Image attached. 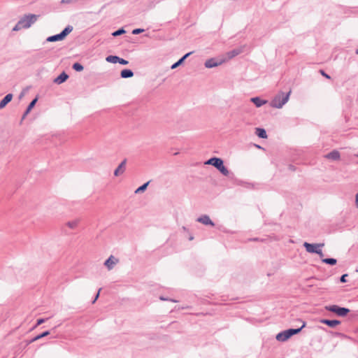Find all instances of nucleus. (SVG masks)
Returning a JSON list of instances; mask_svg holds the SVG:
<instances>
[{"instance_id":"nucleus-7","label":"nucleus","mask_w":358,"mask_h":358,"mask_svg":"<svg viewBox=\"0 0 358 358\" xmlns=\"http://www.w3.org/2000/svg\"><path fill=\"white\" fill-rule=\"evenodd\" d=\"M326 310L337 314L339 316H345L350 310L346 308H341L336 305H332L325 307Z\"/></svg>"},{"instance_id":"nucleus-19","label":"nucleus","mask_w":358,"mask_h":358,"mask_svg":"<svg viewBox=\"0 0 358 358\" xmlns=\"http://www.w3.org/2000/svg\"><path fill=\"white\" fill-rule=\"evenodd\" d=\"M255 134L262 138H267V134L265 129L262 128H256Z\"/></svg>"},{"instance_id":"nucleus-4","label":"nucleus","mask_w":358,"mask_h":358,"mask_svg":"<svg viewBox=\"0 0 358 358\" xmlns=\"http://www.w3.org/2000/svg\"><path fill=\"white\" fill-rule=\"evenodd\" d=\"M206 164H209L215 166L224 176H228L229 173L228 169L224 166L222 159H221L220 158H210L206 162Z\"/></svg>"},{"instance_id":"nucleus-14","label":"nucleus","mask_w":358,"mask_h":358,"mask_svg":"<svg viewBox=\"0 0 358 358\" xmlns=\"http://www.w3.org/2000/svg\"><path fill=\"white\" fill-rule=\"evenodd\" d=\"M80 219H74L72 220H70L66 223V225L71 229H74L78 227L79 223H80Z\"/></svg>"},{"instance_id":"nucleus-23","label":"nucleus","mask_w":358,"mask_h":358,"mask_svg":"<svg viewBox=\"0 0 358 358\" xmlns=\"http://www.w3.org/2000/svg\"><path fill=\"white\" fill-rule=\"evenodd\" d=\"M322 262L326 263V264H331V265H334V264H336V259H333V258L323 259Z\"/></svg>"},{"instance_id":"nucleus-20","label":"nucleus","mask_w":358,"mask_h":358,"mask_svg":"<svg viewBox=\"0 0 358 358\" xmlns=\"http://www.w3.org/2000/svg\"><path fill=\"white\" fill-rule=\"evenodd\" d=\"M133 76V72L129 69H124L121 71V76L124 78H131Z\"/></svg>"},{"instance_id":"nucleus-25","label":"nucleus","mask_w":358,"mask_h":358,"mask_svg":"<svg viewBox=\"0 0 358 358\" xmlns=\"http://www.w3.org/2000/svg\"><path fill=\"white\" fill-rule=\"evenodd\" d=\"M38 101V99L37 98H35L34 99H33L30 103L29 104L28 107H27V109H28V111H31V110L34 107V106L36 105V102Z\"/></svg>"},{"instance_id":"nucleus-6","label":"nucleus","mask_w":358,"mask_h":358,"mask_svg":"<svg viewBox=\"0 0 358 358\" xmlns=\"http://www.w3.org/2000/svg\"><path fill=\"white\" fill-rule=\"evenodd\" d=\"M303 246L306 248V250L307 252L310 253H317L320 257H323V253L322 250L320 248L322 246H324V244H311L305 242L303 243Z\"/></svg>"},{"instance_id":"nucleus-24","label":"nucleus","mask_w":358,"mask_h":358,"mask_svg":"<svg viewBox=\"0 0 358 358\" xmlns=\"http://www.w3.org/2000/svg\"><path fill=\"white\" fill-rule=\"evenodd\" d=\"M148 184H149V182H147L146 183H145L143 185H141V187H139L138 189H136V190L135 191V193L137 194V193L142 192L145 191V189L147 188Z\"/></svg>"},{"instance_id":"nucleus-38","label":"nucleus","mask_w":358,"mask_h":358,"mask_svg":"<svg viewBox=\"0 0 358 358\" xmlns=\"http://www.w3.org/2000/svg\"><path fill=\"white\" fill-rule=\"evenodd\" d=\"M355 156L358 157V155H356Z\"/></svg>"},{"instance_id":"nucleus-32","label":"nucleus","mask_w":358,"mask_h":358,"mask_svg":"<svg viewBox=\"0 0 358 358\" xmlns=\"http://www.w3.org/2000/svg\"><path fill=\"white\" fill-rule=\"evenodd\" d=\"M43 322H45V319H44V318H40V319H38V320H37V322H36V326H37V325H39V324H42V323H43Z\"/></svg>"},{"instance_id":"nucleus-27","label":"nucleus","mask_w":358,"mask_h":358,"mask_svg":"<svg viewBox=\"0 0 358 358\" xmlns=\"http://www.w3.org/2000/svg\"><path fill=\"white\" fill-rule=\"evenodd\" d=\"M43 337H45V331H43L39 335H38V336L34 337L33 338H31V341H30V343L34 342V341H37L38 339L42 338Z\"/></svg>"},{"instance_id":"nucleus-11","label":"nucleus","mask_w":358,"mask_h":358,"mask_svg":"<svg viewBox=\"0 0 358 358\" xmlns=\"http://www.w3.org/2000/svg\"><path fill=\"white\" fill-rule=\"evenodd\" d=\"M126 162V159L123 160L121 162V164L118 166V167L115 170L114 175L115 176H119L124 172Z\"/></svg>"},{"instance_id":"nucleus-18","label":"nucleus","mask_w":358,"mask_h":358,"mask_svg":"<svg viewBox=\"0 0 358 358\" xmlns=\"http://www.w3.org/2000/svg\"><path fill=\"white\" fill-rule=\"evenodd\" d=\"M191 54H192V52H188L187 53L186 55H185L181 59H180L177 62H176L175 64H173L171 66V69H174L176 68H177L179 65H180L183 62L184 60L188 57Z\"/></svg>"},{"instance_id":"nucleus-26","label":"nucleus","mask_w":358,"mask_h":358,"mask_svg":"<svg viewBox=\"0 0 358 358\" xmlns=\"http://www.w3.org/2000/svg\"><path fill=\"white\" fill-rule=\"evenodd\" d=\"M73 69L77 71H81L83 70V66L79 63H75L73 65Z\"/></svg>"},{"instance_id":"nucleus-13","label":"nucleus","mask_w":358,"mask_h":358,"mask_svg":"<svg viewBox=\"0 0 358 358\" xmlns=\"http://www.w3.org/2000/svg\"><path fill=\"white\" fill-rule=\"evenodd\" d=\"M198 222L205 224L208 225L210 224L211 226H214V223L212 222V220L210 219V217L208 215H203L198 219Z\"/></svg>"},{"instance_id":"nucleus-30","label":"nucleus","mask_w":358,"mask_h":358,"mask_svg":"<svg viewBox=\"0 0 358 358\" xmlns=\"http://www.w3.org/2000/svg\"><path fill=\"white\" fill-rule=\"evenodd\" d=\"M118 62L123 65H126L128 64V61H127L122 58H120V59L118 60Z\"/></svg>"},{"instance_id":"nucleus-39","label":"nucleus","mask_w":358,"mask_h":358,"mask_svg":"<svg viewBox=\"0 0 358 358\" xmlns=\"http://www.w3.org/2000/svg\"><path fill=\"white\" fill-rule=\"evenodd\" d=\"M357 53H358V51H357Z\"/></svg>"},{"instance_id":"nucleus-37","label":"nucleus","mask_w":358,"mask_h":358,"mask_svg":"<svg viewBox=\"0 0 358 358\" xmlns=\"http://www.w3.org/2000/svg\"><path fill=\"white\" fill-rule=\"evenodd\" d=\"M22 96H24V92H22V93L20 94V97H22Z\"/></svg>"},{"instance_id":"nucleus-35","label":"nucleus","mask_w":358,"mask_h":358,"mask_svg":"<svg viewBox=\"0 0 358 358\" xmlns=\"http://www.w3.org/2000/svg\"><path fill=\"white\" fill-rule=\"evenodd\" d=\"M101 289V288L99 289V292H98L97 294L96 295V297H95L94 300L93 301V303H94L97 300V299L99 298Z\"/></svg>"},{"instance_id":"nucleus-10","label":"nucleus","mask_w":358,"mask_h":358,"mask_svg":"<svg viewBox=\"0 0 358 358\" xmlns=\"http://www.w3.org/2000/svg\"><path fill=\"white\" fill-rule=\"evenodd\" d=\"M118 262L119 259L117 258L113 255H110L108 259L105 261L104 266L108 268V270L110 271Z\"/></svg>"},{"instance_id":"nucleus-16","label":"nucleus","mask_w":358,"mask_h":358,"mask_svg":"<svg viewBox=\"0 0 358 358\" xmlns=\"http://www.w3.org/2000/svg\"><path fill=\"white\" fill-rule=\"evenodd\" d=\"M69 78L68 75L63 72L61 73L57 78H55V82L57 84H61L66 81Z\"/></svg>"},{"instance_id":"nucleus-15","label":"nucleus","mask_w":358,"mask_h":358,"mask_svg":"<svg viewBox=\"0 0 358 358\" xmlns=\"http://www.w3.org/2000/svg\"><path fill=\"white\" fill-rule=\"evenodd\" d=\"M321 323L325 324L331 327H334L338 325L341 322L338 320H322Z\"/></svg>"},{"instance_id":"nucleus-21","label":"nucleus","mask_w":358,"mask_h":358,"mask_svg":"<svg viewBox=\"0 0 358 358\" xmlns=\"http://www.w3.org/2000/svg\"><path fill=\"white\" fill-rule=\"evenodd\" d=\"M251 101L257 106L260 107L264 103H266L265 101L262 100L261 99L258 97L252 98Z\"/></svg>"},{"instance_id":"nucleus-22","label":"nucleus","mask_w":358,"mask_h":358,"mask_svg":"<svg viewBox=\"0 0 358 358\" xmlns=\"http://www.w3.org/2000/svg\"><path fill=\"white\" fill-rule=\"evenodd\" d=\"M120 59V57L117 56H113L110 55L106 57V61L111 63H117L118 62V60Z\"/></svg>"},{"instance_id":"nucleus-8","label":"nucleus","mask_w":358,"mask_h":358,"mask_svg":"<svg viewBox=\"0 0 358 358\" xmlns=\"http://www.w3.org/2000/svg\"><path fill=\"white\" fill-rule=\"evenodd\" d=\"M224 63V59H222V57L220 56L217 59L212 58L210 59H208L205 62V66L206 68H213L219 65H221Z\"/></svg>"},{"instance_id":"nucleus-17","label":"nucleus","mask_w":358,"mask_h":358,"mask_svg":"<svg viewBox=\"0 0 358 358\" xmlns=\"http://www.w3.org/2000/svg\"><path fill=\"white\" fill-rule=\"evenodd\" d=\"M326 157L334 160H338L340 158V153L338 151L334 150L327 154Z\"/></svg>"},{"instance_id":"nucleus-31","label":"nucleus","mask_w":358,"mask_h":358,"mask_svg":"<svg viewBox=\"0 0 358 358\" xmlns=\"http://www.w3.org/2000/svg\"><path fill=\"white\" fill-rule=\"evenodd\" d=\"M348 277V274H343L341 278V282H345L347 281L346 278Z\"/></svg>"},{"instance_id":"nucleus-34","label":"nucleus","mask_w":358,"mask_h":358,"mask_svg":"<svg viewBox=\"0 0 358 358\" xmlns=\"http://www.w3.org/2000/svg\"><path fill=\"white\" fill-rule=\"evenodd\" d=\"M30 111H28V109L27 108V110H25V112L24 113L22 117V120H23L25 117L29 113Z\"/></svg>"},{"instance_id":"nucleus-12","label":"nucleus","mask_w":358,"mask_h":358,"mask_svg":"<svg viewBox=\"0 0 358 358\" xmlns=\"http://www.w3.org/2000/svg\"><path fill=\"white\" fill-rule=\"evenodd\" d=\"M13 99L12 94H6L3 99L0 101V110L3 108Z\"/></svg>"},{"instance_id":"nucleus-9","label":"nucleus","mask_w":358,"mask_h":358,"mask_svg":"<svg viewBox=\"0 0 358 358\" xmlns=\"http://www.w3.org/2000/svg\"><path fill=\"white\" fill-rule=\"evenodd\" d=\"M242 52L241 48L234 49L231 51L227 52L225 55H222V59H224V63L229 61L234 57L237 56Z\"/></svg>"},{"instance_id":"nucleus-3","label":"nucleus","mask_w":358,"mask_h":358,"mask_svg":"<svg viewBox=\"0 0 358 358\" xmlns=\"http://www.w3.org/2000/svg\"><path fill=\"white\" fill-rule=\"evenodd\" d=\"M306 326V322H303L302 326L299 329H289L279 333L276 336V339L279 341H285L289 338L292 336L298 334L301 330Z\"/></svg>"},{"instance_id":"nucleus-36","label":"nucleus","mask_w":358,"mask_h":358,"mask_svg":"<svg viewBox=\"0 0 358 358\" xmlns=\"http://www.w3.org/2000/svg\"><path fill=\"white\" fill-rule=\"evenodd\" d=\"M355 203H356V206L358 207V192L357 193V194L355 196Z\"/></svg>"},{"instance_id":"nucleus-1","label":"nucleus","mask_w":358,"mask_h":358,"mask_svg":"<svg viewBox=\"0 0 358 358\" xmlns=\"http://www.w3.org/2000/svg\"><path fill=\"white\" fill-rule=\"evenodd\" d=\"M39 15L35 14H25L20 17L17 24L13 28V31H18L22 29H29L38 19Z\"/></svg>"},{"instance_id":"nucleus-2","label":"nucleus","mask_w":358,"mask_h":358,"mask_svg":"<svg viewBox=\"0 0 358 358\" xmlns=\"http://www.w3.org/2000/svg\"><path fill=\"white\" fill-rule=\"evenodd\" d=\"M290 93L291 91H289L287 94H285L284 92H280L272 100L271 103V106L277 108H282V106L288 101Z\"/></svg>"},{"instance_id":"nucleus-33","label":"nucleus","mask_w":358,"mask_h":358,"mask_svg":"<svg viewBox=\"0 0 358 358\" xmlns=\"http://www.w3.org/2000/svg\"><path fill=\"white\" fill-rule=\"evenodd\" d=\"M320 73L324 76L325 78L329 79L330 78V76L329 75H327L324 71L322 70H320Z\"/></svg>"},{"instance_id":"nucleus-5","label":"nucleus","mask_w":358,"mask_h":358,"mask_svg":"<svg viewBox=\"0 0 358 358\" xmlns=\"http://www.w3.org/2000/svg\"><path fill=\"white\" fill-rule=\"evenodd\" d=\"M72 30L73 27L68 26L62 31V33L52 36H50L46 39V41L50 42L62 41L68 34H69L72 31Z\"/></svg>"},{"instance_id":"nucleus-29","label":"nucleus","mask_w":358,"mask_h":358,"mask_svg":"<svg viewBox=\"0 0 358 358\" xmlns=\"http://www.w3.org/2000/svg\"><path fill=\"white\" fill-rule=\"evenodd\" d=\"M143 31V29H136L132 31L133 34H138Z\"/></svg>"},{"instance_id":"nucleus-28","label":"nucleus","mask_w":358,"mask_h":358,"mask_svg":"<svg viewBox=\"0 0 358 358\" xmlns=\"http://www.w3.org/2000/svg\"><path fill=\"white\" fill-rule=\"evenodd\" d=\"M125 31L123 29H120L115 32L113 33V36H117L121 35L122 34H124Z\"/></svg>"}]
</instances>
